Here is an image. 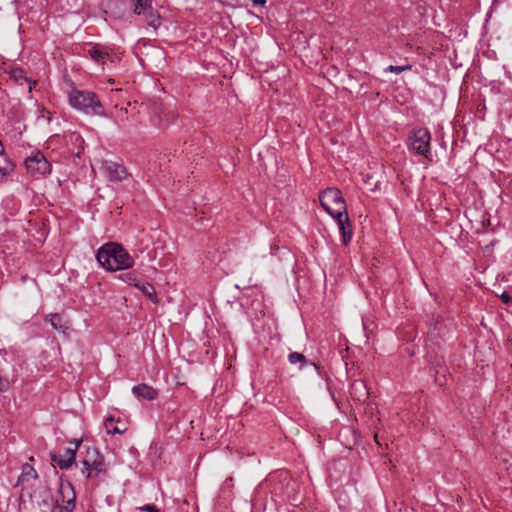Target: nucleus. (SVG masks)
I'll return each instance as SVG.
<instances>
[{"label": "nucleus", "mask_w": 512, "mask_h": 512, "mask_svg": "<svg viewBox=\"0 0 512 512\" xmlns=\"http://www.w3.org/2000/svg\"><path fill=\"white\" fill-rule=\"evenodd\" d=\"M46 321L49 322L55 330L65 332L67 329V326L63 323V319L60 314H49L46 316Z\"/></svg>", "instance_id": "13"}, {"label": "nucleus", "mask_w": 512, "mask_h": 512, "mask_svg": "<svg viewBox=\"0 0 512 512\" xmlns=\"http://www.w3.org/2000/svg\"><path fill=\"white\" fill-rule=\"evenodd\" d=\"M52 461L57 464L61 469H68L75 462L76 453L75 449L68 447L62 454H52Z\"/></svg>", "instance_id": "8"}, {"label": "nucleus", "mask_w": 512, "mask_h": 512, "mask_svg": "<svg viewBox=\"0 0 512 512\" xmlns=\"http://www.w3.org/2000/svg\"><path fill=\"white\" fill-rule=\"evenodd\" d=\"M13 171V164L7 157L0 158V179L6 178Z\"/></svg>", "instance_id": "20"}, {"label": "nucleus", "mask_w": 512, "mask_h": 512, "mask_svg": "<svg viewBox=\"0 0 512 512\" xmlns=\"http://www.w3.org/2000/svg\"><path fill=\"white\" fill-rule=\"evenodd\" d=\"M319 199L323 209L332 217H341V214H345L346 204L337 188H327L320 194Z\"/></svg>", "instance_id": "3"}, {"label": "nucleus", "mask_w": 512, "mask_h": 512, "mask_svg": "<svg viewBox=\"0 0 512 512\" xmlns=\"http://www.w3.org/2000/svg\"><path fill=\"white\" fill-rule=\"evenodd\" d=\"M104 426L106 428V431L108 434H115V433H123L126 431V428L124 425L118 426L117 424H114V418L109 417L105 420Z\"/></svg>", "instance_id": "18"}, {"label": "nucleus", "mask_w": 512, "mask_h": 512, "mask_svg": "<svg viewBox=\"0 0 512 512\" xmlns=\"http://www.w3.org/2000/svg\"><path fill=\"white\" fill-rule=\"evenodd\" d=\"M10 77L16 83H18L19 85H23L24 83H27L29 85L28 86V90L29 91L32 90V86L30 84V81H29V79L27 78L25 72L22 69H14V70H12Z\"/></svg>", "instance_id": "15"}, {"label": "nucleus", "mask_w": 512, "mask_h": 512, "mask_svg": "<svg viewBox=\"0 0 512 512\" xmlns=\"http://www.w3.org/2000/svg\"><path fill=\"white\" fill-rule=\"evenodd\" d=\"M81 443H82L81 439H74V440L69 442L70 445L74 446V447H71V448L75 449V453H77V450H78V448H79Z\"/></svg>", "instance_id": "26"}, {"label": "nucleus", "mask_w": 512, "mask_h": 512, "mask_svg": "<svg viewBox=\"0 0 512 512\" xmlns=\"http://www.w3.org/2000/svg\"><path fill=\"white\" fill-rule=\"evenodd\" d=\"M254 6H264L266 4V0H252Z\"/></svg>", "instance_id": "29"}, {"label": "nucleus", "mask_w": 512, "mask_h": 512, "mask_svg": "<svg viewBox=\"0 0 512 512\" xmlns=\"http://www.w3.org/2000/svg\"><path fill=\"white\" fill-rule=\"evenodd\" d=\"M412 69V65L410 64H407V65H402V66H394V65H390L388 66L387 68H385V72H394V73H401L403 71H406V70H411Z\"/></svg>", "instance_id": "23"}, {"label": "nucleus", "mask_w": 512, "mask_h": 512, "mask_svg": "<svg viewBox=\"0 0 512 512\" xmlns=\"http://www.w3.org/2000/svg\"><path fill=\"white\" fill-rule=\"evenodd\" d=\"M69 104L88 115L103 114V107L97 95L91 91L73 90L69 94Z\"/></svg>", "instance_id": "2"}, {"label": "nucleus", "mask_w": 512, "mask_h": 512, "mask_svg": "<svg viewBox=\"0 0 512 512\" xmlns=\"http://www.w3.org/2000/svg\"><path fill=\"white\" fill-rule=\"evenodd\" d=\"M96 259L104 269L111 272L129 269L134 265L133 257L116 242L102 245L97 250Z\"/></svg>", "instance_id": "1"}, {"label": "nucleus", "mask_w": 512, "mask_h": 512, "mask_svg": "<svg viewBox=\"0 0 512 512\" xmlns=\"http://www.w3.org/2000/svg\"><path fill=\"white\" fill-rule=\"evenodd\" d=\"M25 167L32 176L41 177L50 173L51 165L41 152H36L25 159Z\"/></svg>", "instance_id": "6"}, {"label": "nucleus", "mask_w": 512, "mask_h": 512, "mask_svg": "<svg viewBox=\"0 0 512 512\" xmlns=\"http://www.w3.org/2000/svg\"><path fill=\"white\" fill-rule=\"evenodd\" d=\"M351 390H352V394H357L359 393L358 395V399L360 400L361 398H364L367 396L368 392H367V389H366V385L363 381L361 380H356L352 383L351 385Z\"/></svg>", "instance_id": "19"}, {"label": "nucleus", "mask_w": 512, "mask_h": 512, "mask_svg": "<svg viewBox=\"0 0 512 512\" xmlns=\"http://www.w3.org/2000/svg\"><path fill=\"white\" fill-rule=\"evenodd\" d=\"M118 278L123 282L133 286H136V284L139 282V279L134 272L122 273L118 276Z\"/></svg>", "instance_id": "21"}, {"label": "nucleus", "mask_w": 512, "mask_h": 512, "mask_svg": "<svg viewBox=\"0 0 512 512\" xmlns=\"http://www.w3.org/2000/svg\"><path fill=\"white\" fill-rule=\"evenodd\" d=\"M132 393L137 397L144 400H154L158 396V392L153 387L147 384H139L132 388Z\"/></svg>", "instance_id": "10"}, {"label": "nucleus", "mask_w": 512, "mask_h": 512, "mask_svg": "<svg viewBox=\"0 0 512 512\" xmlns=\"http://www.w3.org/2000/svg\"><path fill=\"white\" fill-rule=\"evenodd\" d=\"M66 493H68V498L66 503L60 506V510L61 512H72L75 508V493L70 483H68L66 486H61V494L63 499L65 498Z\"/></svg>", "instance_id": "11"}, {"label": "nucleus", "mask_w": 512, "mask_h": 512, "mask_svg": "<svg viewBox=\"0 0 512 512\" xmlns=\"http://www.w3.org/2000/svg\"><path fill=\"white\" fill-rule=\"evenodd\" d=\"M28 476L36 479L38 477V474H37L36 470L32 466L27 464L23 468L22 477L26 478Z\"/></svg>", "instance_id": "24"}, {"label": "nucleus", "mask_w": 512, "mask_h": 512, "mask_svg": "<svg viewBox=\"0 0 512 512\" xmlns=\"http://www.w3.org/2000/svg\"><path fill=\"white\" fill-rule=\"evenodd\" d=\"M500 297H501V300L506 304L510 303L512 300V297L506 292L502 293Z\"/></svg>", "instance_id": "27"}, {"label": "nucleus", "mask_w": 512, "mask_h": 512, "mask_svg": "<svg viewBox=\"0 0 512 512\" xmlns=\"http://www.w3.org/2000/svg\"><path fill=\"white\" fill-rule=\"evenodd\" d=\"M139 512H159L154 505H145L139 508Z\"/></svg>", "instance_id": "25"}, {"label": "nucleus", "mask_w": 512, "mask_h": 512, "mask_svg": "<svg viewBox=\"0 0 512 512\" xmlns=\"http://www.w3.org/2000/svg\"><path fill=\"white\" fill-rule=\"evenodd\" d=\"M431 135L427 129H418L409 137V149L418 154L428 157L430 154Z\"/></svg>", "instance_id": "5"}, {"label": "nucleus", "mask_w": 512, "mask_h": 512, "mask_svg": "<svg viewBox=\"0 0 512 512\" xmlns=\"http://www.w3.org/2000/svg\"><path fill=\"white\" fill-rule=\"evenodd\" d=\"M135 287L138 290H140L145 296H147L151 301H153V302L156 301V297H155L156 291L152 284H150L146 281L139 280V282L136 284Z\"/></svg>", "instance_id": "12"}, {"label": "nucleus", "mask_w": 512, "mask_h": 512, "mask_svg": "<svg viewBox=\"0 0 512 512\" xmlns=\"http://www.w3.org/2000/svg\"><path fill=\"white\" fill-rule=\"evenodd\" d=\"M288 360L291 364H301V367L307 364L306 357L298 352H292L288 356Z\"/></svg>", "instance_id": "22"}, {"label": "nucleus", "mask_w": 512, "mask_h": 512, "mask_svg": "<svg viewBox=\"0 0 512 512\" xmlns=\"http://www.w3.org/2000/svg\"><path fill=\"white\" fill-rule=\"evenodd\" d=\"M333 218L336 220V222L338 224L339 230L342 235L343 243L345 245H347L352 239V229H351V224L348 219L347 212H345V214H341V217H333Z\"/></svg>", "instance_id": "9"}, {"label": "nucleus", "mask_w": 512, "mask_h": 512, "mask_svg": "<svg viewBox=\"0 0 512 512\" xmlns=\"http://www.w3.org/2000/svg\"><path fill=\"white\" fill-rule=\"evenodd\" d=\"M145 17V20L148 24V26L152 27L154 30H156L160 24H161V18L160 15L152 9L150 11L146 12L145 14H142Z\"/></svg>", "instance_id": "14"}, {"label": "nucleus", "mask_w": 512, "mask_h": 512, "mask_svg": "<svg viewBox=\"0 0 512 512\" xmlns=\"http://www.w3.org/2000/svg\"><path fill=\"white\" fill-rule=\"evenodd\" d=\"M100 169L106 178L112 182H120L128 176L126 168L114 161H102Z\"/></svg>", "instance_id": "7"}, {"label": "nucleus", "mask_w": 512, "mask_h": 512, "mask_svg": "<svg viewBox=\"0 0 512 512\" xmlns=\"http://www.w3.org/2000/svg\"><path fill=\"white\" fill-rule=\"evenodd\" d=\"M82 465L81 473L86 479L97 478L106 472L104 458L94 447L87 448Z\"/></svg>", "instance_id": "4"}, {"label": "nucleus", "mask_w": 512, "mask_h": 512, "mask_svg": "<svg viewBox=\"0 0 512 512\" xmlns=\"http://www.w3.org/2000/svg\"><path fill=\"white\" fill-rule=\"evenodd\" d=\"M39 505V511L38 512H50V509H49V505L46 503V502H43V507L45 509H43L41 506V504H38Z\"/></svg>", "instance_id": "28"}, {"label": "nucleus", "mask_w": 512, "mask_h": 512, "mask_svg": "<svg viewBox=\"0 0 512 512\" xmlns=\"http://www.w3.org/2000/svg\"><path fill=\"white\" fill-rule=\"evenodd\" d=\"M90 57L97 63L104 64L106 59L109 58V54L97 47H92L88 51Z\"/></svg>", "instance_id": "17"}, {"label": "nucleus", "mask_w": 512, "mask_h": 512, "mask_svg": "<svg viewBox=\"0 0 512 512\" xmlns=\"http://www.w3.org/2000/svg\"><path fill=\"white\" fill-rule=\"evenodd\" d=\"M152 9V0H135L134 13L137 15L145 14Z\"/></svg>", "instance_id": "16"}]
</instances>
